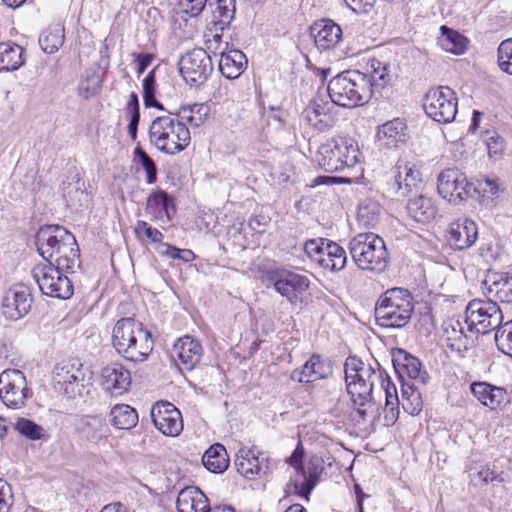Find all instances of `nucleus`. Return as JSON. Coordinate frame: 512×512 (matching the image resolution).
Listing matches in <instances>:
<instances>
[{
	"label": "nucleus",
	"mask_w": 512,
	"mask_h": 512,
	"mask_svg": "<svg viewBox=\"0 0 512 512\" xmlns=\"http://www.w3.org/2000/svg\"><path fill=\"white\" fill-rule=\"evenodd\" d=\"M392 363L401 385L402 408L412 416L418 415L423 407L422 388L430 377L421 361L404 349L397 348L392 352Z\"/></svg>",
	"instance_id": "obj_1"
},
{
	"label": "nucleus",
	"mask_w": 512,
	"mask_h": 512,
	"mask_svg": "<svg viewBox=\"0 0 512 512\" xmlns=\"http://www.w3.org/2000/svg\"><path fill=\"white\" fill-rule=\"evenodd\" d=\"M39 254L58 268H74L79 262L80 250L75 236L59 225H46L35 236Z\"/></svg>",
	"instance_id": "obj_2"
},
{
	"label": "nucleus",
	"mask_w": 512,
	"mask_h": 512,
	"mask_svg": "<svg viewBox=\"0 0 512 512\" xmlns=\"http://www.w3.org/2000/svg\"><path fill=\"white\" fill-rule=\"evenodd\" d=\"M380 364L365 363L356 356H349L344 364L345 382L348 394L355 406L356 414L362 421L366 420V410L361 407L373 401L372 391L376 381L382 379Z\"/></svg>",
	"instance_id": "obj_3"
},
{
	"label": "nucleus",
	"mask_w": 512,
	"mask_h": 512,
	"mask_svg": "<svg viewBox=\"0 0 512 512\" xmlns=\"http://www.w3.org/2000/svg\"><path fill=\"white\" fill-rule=\"evenodd\" d=\"M328 94L333 103L353 108L367 103L372 97L368 76L358 70H346L328 83Z\"/></svg>",
	"instance_id": "obj_4"
},
{
	"label": "nucleus",
	"mask_w": 512,
	"mask_h": 512,
	"mask_svg": "<svg viewBox=\"0 0 512 512\" xmlns=\"http://www.w3.org/2000/svg\"><path fill=\"white\" fill-rule=\"evenodd\" d=\"M413 309V297L407 289H388L376 302L375 320L381 327L399 329L409 323Z\"/></svg>",
	"instance_id": "obj_5"
},
{
	"label": "nucleus",
	"mask_w": 512,
	"mask_h": 512,
	"mask_svg": "<svg viewBox=\"0 0 512 512\" xmlns=\"http://www.w3.org/2000/svg\"><path fill=\"white\" fill-rule=\"evenodd\" d=\"M148 135L150 143L168 155L180 153L191 140L186 125L172 113L156 117L149 126Z\"/></svg>",
	"instance_id": "obj_6"
},
{
	"label": "nucleus",
	"mask_w": 512,
	"mask_h": 512,
	"mask_svg": "<svg viewBox=\"0 0 512 512\" xmlns=\"http://www.w3.org/2000/svg\"><path fill=\"white\" fill-rule=\"evenodd\" d=\"M349 253L362 270L382 272L388 264L389 254L385 241L374 233H359L350 239Z\"/></svg>",
	"instance_id": "obj_7"
},
{
	"label": "nucleus",
	"mask_w": 512,
	"mask_h": 512,
	"mask_svg": "<svg viewBox=\"0 0 512 512\" xmlns=\"http://www.w3.org/2000/svg\"><path fill=\"white\" fill-rule=\"evenodd\" d=\"M54 389L70 399L90 394L92 372L79 360L63 362L54 370Z\"/></svg>",
	"instance_id": "obj_8"
},
{
	"label": "nucleus",
	"mask_w": 512,
	"mask_h": 512,
	"mask_svg": "<svg viewBox=\"0 0 512 512\" xmlns=\"http://www.w3.org/2000/svg\"><path fill=\"white\" fill-rule=\"evenodd\" d=\"M359 149L353 139H329L319 150L317 161L326 172L335 173L352 168L359 162Z\"/></svg>",
	"instance_id": "obj_9"
},
{
	"label": "nucleus",
	"mask_w": 512,
	"mask_h": 512,
	"mask_svg": "<svg viewBox=\"0 0 512 512\" xmlns=\"http://www.w3.org/2000/svg\"><path fill=\"white\" fill-rule=\"evenodd\" d=\"M179 71L184 81L191 87L203 85L213 72V62L203 48H194L181 56Z\"/></svg>",
	"instance_id": "obj_10"
},
{
	"label": "nucleus",
	"mask_w": 512,
	"mask_h": 512,
	"mask_svg": "<svg viewBox=\"0 0 512 512\" xmlns=\"http://www.w3.org/2000/svg\"><path fill=\"white\" fill-rule=\"evenodd\" d=\"M423 108L434 121L450 123L457 114V98L449 87L431 88L423 98Z\"/></svg>",
	"instance_id": "obj_11"
},
{
	"label": "nucleus",
	"mask_w": 512,
	"mask_h": 512,
	"mask_svg": "<svg viewBox=\"0 0 512 512\" xmlns=\"http://www.w3.org/2000/svg\"><path fill=\"white\" fill-rule=\"evenodd\" d=\"M32 397L24 373L18 369H6L0 374V398L9 408L21 409Z\"/></svg>",
	"instance_id": "obj_12"
},
{
	"label": "nucleus",
	"mask_w": 512,
	"mask_h": 512,
	"mask_svg": "<svg viewBox=\"0 0 512 512\" xmlns=\"http://www.w3.org/2000/svg\"><path fill=\"white\" fill-rule=\"evenodd\" d=\"M71 269L58 268L57 264L45 265L35 270L33 277L43 294L59 299H69L73 295V285L63 272Z\"/></svg>",
	"instance_id": "obj_13"
},
{
	"label": "nucleus",
	"mask_w": 512,
	"mask_h": 512,
	"mask_svg": "<svg viewBox=\"0 0 512 512\" xmlns=\"http://www.w3.org/2000/svg\"><path fill=\"white\" fill-rule=\"evenodd\" d=\"M478 305H480V300L474 299L469 303L467 307V312L471 310V316H467L465 321L467 330L465 331L463 328H461L458 337L454 339L449 337L447 339V346L451 350L460 353L463 357H477L478 355L477 346L479 339V329L477 328V325L480 323V321L475 322V320L472 319V316L476 313L477 317H480V307L476 308Z\"/></svg>",
	"instance_id": "obj_14"
},
{
	"label": "nucleus",
	"mask_w": 512,
	"mask_h": 512,
	"mask_svg": "<svg viewBox=\"0 0 512 512\" xmlns=\"http://www.w3.org/2000/svg\"><path fill=\"white\" fill-rule=\"evenodd\" d=\"M267 280L292 304L298 301V294L305 292L310 284L306 276L283 269L269 271Z\"/></svg>",
	"instance_id": "obj_15"
},
{
	"label": "nucleus",
	"mask_w": 512,
	"mask_h": 512,
	"mask_svg": "<svg viewBox=\"0 0 512 512\" xmlns=\"http://www.w3.org/2000/svg\"><path fill=\"white\" fill-rule=\"evenodd\" d=\"M151 418L155 427L166 436H178L183 430L181 412L170 402H157L152 407Z\"/></svg>",
	"instance_id": "obj_16"
},
{
	"label": "nucleus",
	"mask_w": 512,
	"mask_h": 512,
	"mask_svg": "<svg viewBox=\"0 0 512 512\" xmlns=\"http://www.w3.org/2000/svg\"><path fill=\"white\" fill-rule=\"evenodd\" d=\"M32 301L30 288L16 285L6 292L2 300L3 315L9 320H19L30 311Z\"/></svg>",
	"instance_id": "obj_17"
},
{
	"label": "nucleus",
	"mask_w": 512,
	"mask_h": 512,
	"mask_svg": "<svg viewBox=\"0 0 512 512\" xmlns=\"http://www.w3.org/2000/svg\"><path fill=\"white\" fill-rule=\"evenodd\" d=\"M493 367V364L490 363L485 371V380H482V407L486 408L482 414L490 413L491 417L495 418L504 411L510 398L505 387L492 384L489 381Z\"/></svg>",
	"instance_id": "obj_18"
},
{
	"label": "nucleus",
	"mask_w": 512,
	"mask_h": 512,
	"mask_svg": "<svg viewBox=\"0 0 512 512\" xmlns=\"http://www.w3.org/2000/svg\"><path fill=\"white\" fill-rule=\"evenodd\" d=\"M235 467L239 474L247 479H254L256 476L266 475L270 471L268 458H260V453L253 449L242 447L236 454Z\"/></svg>",
	"instance_id": "obj_19"
},
{
	"label": "nucleus",
	"mask_w": 512,
	"mask_h": 512,
	"mask_svg": "<svg viewBox=\"0 0 512 512\" xmlns=\"http://www.w3.org/2000/svg\"><path fill=\"white\" fill-rule=\"evenodd\" d=\"M101 385L111 395H122L131 385V374L124 366L111 363L101 370Z\"/></svg>",
	"instance_id": "obj_20"
},
{
	"label": "nucleus",
	"mask_w": 512,
	"mask_h": 512,
	"mask_svg": "<svg viewBox=\"0 0 512 512\" xmlns=\"http://www.w3.org/2000/svg\"><path fill=\"white\" fill-rule=\"evenodd\" d=\"M310 35L318 48L329 50L335 48L342 40L343 31L333 20L324 18L311 25Z\"/></svg>",
	"instance_id": "obj_21"
},
{
	"label": "nucleus",
	"mask_w": 512,
	"mask_h": 512,
	"mask_svg": "<svg viewBox=\"0 0 512 512\" xmlns=\"http://www.w3.org/2000/svg\"><path fill=\"white\" fill-rule=\"evenodd\" d=\"M333 373L332 363L319 354H313L302 366L301 370L292 372V379L301 383H311L328 378Z\"/></svg>",
	"instance_id": "obj_22"
},
{
	"label": "nucleus",
	"mask_w": 512,
	"mask_h": 512,
	"mask_svg": "<svg viewBox=\"0 0 512 512\" xmlns=\"http://www.w3.org/2000/svg\"><path fill=\"white\" fill-rule=\"evenodd\" d=\"M393 189L402 197L408 196L413 189L422 183L421 173L414 166L403 160H398L393 167Z\"/></svg>",
	"instance_id": "obj_23"
},
{
	"label": "nucleus",
	"mask_w": 512,
	"mask_h": 512,
	"mask_svg": "<svg viewBox=\"0 0 512 512\" xmlns=\"http://www.w3.org/2000/svg\"><path fill=\"white\" fill-rule=\"evenodd\" d=\"M78 436L86 441L98 443L108 437L109 427L101 415L81 416L75 425Z\"/></svg>",
	"instance_id": "obj_24"
},
{
	"label": "nucleus",
	"mask_w": 512,
	"mask_h": 512,
	"mask_svg": "<svg viewBox=\"0 0 512 512\" xmlns=\"http://www.w3.org/2000/svg\"><path fill=\"white\" fill-rule=\"evenodd\" d=\"M465 182V175L456 169L443 170L438 176L437 190L439 195L456 205L461 202L460 188Z\"/></svg>",
	"instance_id": "obj_25"
},
{
	"label": "nucleus",
	"mask_w": 512,
	"mask_h": 512,
	"mask_svg": "<svg viewBox=\"0 0 512 512\" xmlns=\"http://www.w3.org/2000/svg\"><path fill=\"white\" fill-rule=\"evenodd\" d=\"M145 211L156 220L170 221L176 213L174 199L164 190L153 191L147 198Z\"/></svg>",
	"instance_id": "obj_26"
},
{
	"label": "nucleus",
	"mask_w": 512,
	"mask_h": 512,
	"mask_svg": "<svg viewBox=\"0 0 512 512\" xmlns=\"http://www.w3.org/2000/svg\"><path fill=\"white\" fill-rule=\"evenodd\" d=\"M500 328H504L500 307L489 299L482 300V343H494L495 332Z\"/></svg>",
	"instance_id": "obj_27"
},
{
	"label": "nucleus",
	"mask_w": 512,
	"mask_h": 512,
	"mask_svg": "<svg viewBox=\"0 0 512 512\" xmlns=\"http://www.w3.org/2000/svg\"><path fill=\"white\" fill-rule=\"evenodd\" d=\"M323 471V459L317 455L311 456L304 467H299V474L303 477V481L301 483L295 481V491L300 496L308 498L312 490L317 485L319 477Z\"/></svg>",
	"instance_id": "obj_28"
},
{
	"label": "nucleus",
	"mask_w": 512,
	"mask_h": 512,
	"mask_svg": "<svg viewBox=\"0 0 512 512\" xmlns=\"http://www.w3.org/2000/svg\"><path fill=\"white\" fill-rule=\"evenodd\" d=\"M144 330H146L143 324L133 317H126L119 319L114 325L112 331V344L117 350L118 345H125V342L129 339H135L139 337V343L146 346L144 341Z\"/></svg>",
	"instance_id": "obj_29"
},
{
	"label": "nucleus",
	"mask_w": 512,
	"mask_h": 512,
	"mask_svg": "<svg viewBox=\"0 0 512 512\" xmlns=\"http://www.w3.org/2000/svg\"><path fill=\"white\" fill-rule=\"evenodd\" d=\"M172 353L180 360L185 369L191 370L199 363L203 348L198 340L186 335L176 341Z\"/></svg>",
	"instance_id": "obj_30"
},
{
	"label": "nucleus",
	"mask_w": 512,
	"mask_h": 512,
	"mask_svg": "<svg viewBox=\"0 0 512 512\" xmlns=\"http://www.w3.org/2000/svg\"><path fill=\"white\" fill-rule=\"evenodd\" d=\"M225 48L220 51L219 71L230 80L238 78L247 66L246 55L238 49H228V42L224 43Z\"/></svg>",
	"instance_id": "obj_31"
},
{
	"label": "nucleus",
	"mask_w": 512,
	"mask_h": 512,
	"mask_svg": "<svg viewBox=\"0 0 512 512\" xmlns=\"http://www.w3.org/2000/svg\"><path fill=\"white\" fill-rule=\"evenodd\" d=\"M178 512H210V506L205 494L195 486L182 489L176 500Z\"/></svg>",
	"instance_id": "obj_32"
},
{
	"label": "nucleus",
	"mask_w": 512,
	"mask_h": 512,
	"mask_svg": "<svg viewBox=\"0 0 512 512\" xmlns=\"http://www.w3.org/2000/svg\"><path fill=\"white\" fill-rule=\"evenodd\" d=\"M407 137V126L399 118L380 125L377 130V139L381 147H398L399 144L406 142Z\"/></svg>",
	"instance_id": "obj_33"
},
{
	"label": "nucleus",
	"mask_w": 512,
	"mask_h": 512,
	"mask_svg": "<svg viewBox=\"0 0 512 512\" xmlns=\"http://www.w3.org/2000/svg\"><path fill=\"white\" fill-rule=\"evenodd\" d=\"M143 339L146 341V346H140L139 337L136 336L135 339L127 340L125 345H118V349L116 351L126 360L132 362H144L153 351L154 342L151 333L148 330H144Z\"/></svg>",
	"instance_id": "obj_34"
},
{
	"label": "nucleus",
	"mask_w": 512,
	"mask_h": 512,
	"mask_svg": "<svg viewBox=\"0 0 512 512\" xmlns=\"http://www.w3.org/2000/svg\"><path fill=\"white\" fill-rule=\"evenodd\" d=\"M478 226L469 219L457 221L451 225L449 230V240L457 249L470 247L477 239Z\"/></svg>",
	"instance_id": "obj_35"
},
{
	"label": "nucleus",
	"mask_w": 512,
	"mask_h": 512,
	"mask_svg": "<svg viewBox=\"0 0 512 512\" xmlns=\"http://www.w3.org/2000/svg\"><path fill=\"white\" fill-rule=\"evenodd\" d=\"M330 106L322 99H314L304 109L303 118L317 130H324L331 126L332 118L329 114Z\"/></svg>",
	"instance_id": "obj_36"
},
{
	"label": "nucleus",
	"mask_w": 512,
	"mask_h": 512,
	"mask_svg": "<svg viewBox=\"0 0 512 512\" xmlns=\"http://www.w3.org/2000/svg\"><path fill=\"white\" fill-rule=\"evenodd\" d=\"M208 6L213 15L211 24L215 30L223 31L229 27L235 17L236 0H209Z\"/></svg>",
	"instance_id": "obj_37"
},
{
	"label": "nucleus",
	"mask_w": 512,
	"mask_h": 512,
	"mask_svg": "<svg viewBox=\"0 0 512 512\" xmlns=\"http://www.w3.org/2000/svg\"><path fill=\"white\" fill-rule=\"evenodd\" d=\"M202 463L211 473L221 474L229 467V456L224 445L215 443L203 454Z\"/></svg>",
	"instance_id": "obj_38"
},
{
	"label": "nucleus",
	"mask_w": 512,
	"mask_h": 512,
	"mask_svg": "<svg viewBox=\"0 0 512 512\" xmlns=\"http://www.w3.org/2000/svg\"><path fill=\"white\" fill-rule=\"evenodd\" d=\"M407 211L415 221L420 223L430 222L435 218L437 212L432 200L422 195L409 199Z\"/></svg>",
	"instance_id": "obj_39"
},
{
	"label": "nucleus",
	"mask_w": 512,
	"mask_h": 512,
	"mask_svg": "<svg viewBox=\"0 0 512 512\" xmlns=\"http://www.w3.org/2000/svg\"><path fill=\"white\" fill-rule=\"evenodd\" d=\"M24 49L12 42L0 43V72L14 71L24 64Z\"/></svg>",
	"instance_id": "obj_40"
},
{
	"label": "nucleus",
	"mask_w": 512,
	"mask_h": 512,
	"mask_svg": "<svg viewBox=\"0 0 512 512\" xmlns=\"http://www.w3.org/2000/svg\"><path fill=\"white\" fill-rule=\"evenodd\" d=\"M368 65L369 74L367 76L371 83L372 93L374 89H382L391 83L394 75L391 72L390 64L373 58L369 60Z\"/></svg>",
	"instance_id": "obj_41"
},
{
	"label": "nucleus",
	"mask_w": 512,
	"mask_h": 512,
	"mask_svg": "<svg viewBox=\"0 0 512 512\" xmlns=\"http://www.w3.org/2000/svg\"><path fill=\"white\" fill-rule=\"evenodd\" d=\"M441 35L438 37L437 44L442 50L460 55L466 49V38L459 32L443 25L440 27Z\"/></svg>",
	"instance_id": "obj_42"
},
{
	"label": "nucleus",
	"mask_w": 512,
	"mask_h": 512,
	"mask_svg": "<svg viewBox=\"0 0 512 512\" xmlns=\"http://www.w3.org/2000/svg\"><path fill=\"white\" fill-rule=\"evenodd\" d=\"M110 422L117 429H131L138 423L137 411L127 404H117L110 411Z\"/></svg>",
	"instance_id": "obj_43"
},
{
	"label": "nucleus",
	"mask_w": 512,
	"mask_h": 512,
	"mask_svg": "<svg viewBox=\"0 0 512 512\" xmlns=\"http://www.w3.org/2000/svg\"><path fill=\"white\" fill-rule=\"evenodd\" d=\"M324 259L320 261V266L331 271L342 270L347 263V254L343 247L331 240L326 243Z\"/></svg>",
	"instance_id": "obj_44"
},
{
	"label": "nucleus",
	"mask_w": 512,
	"mask_h": 512,
	"mask_svg": "<svg viewBox=\"0 0 512 512\" xmlns=\"http://www.w3.org/2000/svg\"><path fill=\"white\" fill-rule=\"evenodd\" d=\"M178 118L187 121L193 127H200L210 116V107L206 103H194L188 106H182Z\"/></svg>",
	"instance_id": "obj_45"
},
{
	"label": "nucleus",
	"mask_w": 512,
	"mask_h": 512,
	"mask_svg": "<svg viewBox=\"0 0 512 512\" xmlns=\"http://www.w3.org/2000/svg\"><path fill=\"white\" fill-rule=\"evenodd\" d=\"M482 142L485 144L487 157L491 162L500 161L506 150L505 139L494 130L482 131Z\"/></svg>",
	"instance_id": "obj_46"
},
{
	"label": "nucleus",
	"mask_w": 512,
	"mask_h": 512,
	"mask_svg": "<svg viewBox=\"0 0 512 512\" xmlns=\"http://www.w3.org/2000/svg\"><path fill=\"white\" fill-rule=\"evenodd\" d=\"M381 215L380 204L371 199L366 198L360 202L357 210V218L360 224L366 227H375L379 222Z\"/></svg>",
	"instance_id": "obj_47"
},
{
	"label": "nucleus",
	"mask_w": 512,
	"mask_h": 512,
	"mask_svg": "<svg viewBox=\"0 0 512 512\" xmlns=\"http://www.w3.org/2000/svg\"><path fill=\"white\" fill-rule=\"evenodd\" d=\"M64 28L56 25L42 32L39 44L45 53L53 54L64 44Z\"/></svg>",
	"instance_id": "obj_48"
},
{
	"label": "nucleus",
	"mask_w": 512,
	"mask_h": 512,
	"mask_svg": "<svg viewBox=\"0 0 512 512\" xmlns=\"http://www.w3.org/2000/svg\"><path fill=\"white\" fill-rule=\"evenodd\" d=\"M102 86V79L96 70H86L78 84L79 96L90 99L96 96Z\"/></svg>",
	"instance_id": "obj_49"
},
{
	"label": "nucleus",
	"mask_w": 512,
	"mask_h": 512,
	"mask_svg": "<svg viewBox=\"0 0 512 512\" xmlns=\"http://www.w3.org/2000/svg\"><path fill=\"white\" fill-rule=\"evenodd\" d=\"M482 89L484 90L486 100L493 105L501 104L504 95V87L501 77L487 75L482 80Z\"/></svg>",
	"instance_id": "obj_50"
},
{
	"label": "nucleus",
	"mask_w": 512,
	"mask_h": 512,
	"mask_svg": "<svg viewBox=\"0 0 512 512\" xmlns=\"http://www.w3.org/2000/svg\"><path fill=\"white\" fill-rule=\"evenodd\" d=\"M509 461L505 457H498L492 463H486L485 470H482V481L484 482H498L504 481V471L507 468Z\"/></svg>",
	"instance_id": "obj_51"
},
{
	"label": "nucleus",
	"mask_w": 512,
	"mask_h": 512,
	"mask_svg": "<svg viewBox=\"0 0 512 512\" xmlns=\"http://www.w3.org/2000/svg\"><path fill=\"white\" fill-rule=\"evenodd\" d=\"M142 87L145 107H154L158 110H164L163 105L156 99V74L154 69L143 79Z\"/></svg>",
	"instance_id": "obj_52"
},
{
	"label": "nucleus",
	"mask_w": 512,
	"mask_h": 512,
	"mask_svg": "<svg viewBox=\"0 0 512 512\" xmlns=\"http://www.w3.org/2000/svg\"><path fill=\"white\" fill-rule=\"evenodd\" d=\"M494 344L500 352L512 358V319L504 323L502 330L495 332Z\"/></svg>",
	"instance_id": "obj_53"
},
{
	"label": "nucleus",
	"mask_w": 512,
	"mask_h": 512,
	"mask_svg": "<svg viewBox=\"0 0 512 512\" xmlns=\"http://www.w3.org/2000/svg\"><path fill=\"white\" fill-rule=\"evenodd\" d=\"M497 63L501 71L512 75V38L500 43L497 49Z\"/></svg>",
	"instance_id": "obj_54"
},
{
	"label": "nucleus",
	"mask_w": 512,
	"mask_h": 512,
	"mask_svg": "<svg viewBox=\"0 0 512 512\" xmlns=\"http://www.w3.org/2000/svg\"><path fill=\"white\" fill-rule=\"evenodd\" d=\"M15 429L30 440H39L44 436L43 427L26 418H19L15 423Z\"/></svg>",
	"instance_id": "obj_55"
},
{
	"label": "nucleus",
	"mask_w": 512,
	"mask_h": 512,
	"mask_svg": "<svg viewBox=\"0 0 512 512\" xmlns=\"http://www.w3.org/2000/svg\"><path fill=\"white\" fill-rule=\"evenodd\" d=\"M134 155L146 172V182L153 184L157 181V167L154 160L140 147L134 149Z\"/></svg>",
	"instance_id": "obj_56"
},
{
	"label": "nucleus",
	"mask_w": 512,
	"mask_h": 512,
	"mask_svg": "<svg viewBox=\"0 0 512 512\" xmlns=\"http://www.w3.org/2000/svg\"><path fill=\"white\" fill-rule=\"evenodd\" d=\"M78 184L79 181H77L76 185L69 183L63 189V195L68 206H82L87 201V193Z\"/></svg>",
	"instance_id": "obj_57"
},
{
	"label": "nucleus",
	"mask_w": 512,
	"mask_h": 512,
	"mask_svg": "<svg viewBox=\"0 0 512 512\" xmlns=\"http://www.w3.org/2000/svg\"><path fill=\"white\" fill-rule=\"evenodd\" d=\"M328 241V239L324 238L310 239L305 242L304 251L312 260L320 265V261L325 258L326 243Z\"/></svg>",
	"instance_id": "obj_58"
},
{
	"label": "nucleus",
	"mask_w": 512,
	"mask_h": 512,
	"mask_svg": "<svg viewBox=\"0 0 512 512\" xmlns=\"http://www.w3.org/2000/svg\"><path fill=\"white\" fill-rule=\"evenodd\" d=\"M208 0H177L180 12L190 16L197 17L204 10Z\"/></svg>",
	"instance_id": "obj_59"
},
{
	"label": "nucleus",
	"mask_w": 512,
	"mask_h": 512,
	"mask_svg": "<svg viewBox=\"0 0 512 512\" xmlns=\"http://www.w3.org/2000/svg\"><path fill=\"white\" fill-rule=\"evenodd\" d=\"M137 236L141 237L144 235L153 243L162 242L164 235L156 228L149 225L146 221L139 220L134 228Z\"/></svg>",
	"instance_id": "obj_60"
},
{
	"label": "nucleus",
	"mask_w": 512,
	"mask_h": 512,
	"mask_svg": "<svg viewBox=\"0 0 512 512\" xmlns=\"http://www.w3.org/2000/svg\"><path fill=\"white\" fill-rule=\"evenodd\" d=\"M162 247L163 250H161V254L173 259H179L188 263L196 258L195 254L190 249H179L170 244H162Z\"/></svg>",
	"instance_id": "obj_61"
},
{
	"label": "nucleus",
	"mask_w": 512,
	"mask_h": 512,
	"mask_svg": "<svg viewBox=\"0 0 512 512\" xmlns=\"http://www.w3.org/2000/svg\"><path fill=\"white\" fill-rule=\"evenodd\" d=\"M126 117L128 118V134L135 141L137 139L138 126L140 122V108L128 107L124 108Z\"/></svg>",
	"instance_id": "obj_62"
},
{
	"label": "nucleus",
	"mask_w": 512,
	"mask_h": 512,
	"mask_svg": "<svg viewBox=\"0 0 512 512\" xmlns=\"http://www.w3.org/2000/svg\"><path fill=\"white\" fill-rule=\"evenodd\" d=\"M13 505V493L9 483L0 478V512H9Z\"/></svg>",
	"instance_id": "obj_63"
},
{
	"label": "nucleus",
	"mask_w": 512,
	"mask_h": 512,
	"mask_svg": "<svg viewBox=\"0 0 512 512\" xmlns=\"http://www.w3.org/2000/svg\"><path fill=\"white\" fill-rule=\"evenodd\" d=\"M507 283L504 275L492 272L491 269H487V273L485 276V279L482 280V285L486 286L489 293H492L495 291L496 293L499 292V285L503 284L505 285Z\"/></svg>",
	"instance_id": "obj_64"
}]
</instances>
